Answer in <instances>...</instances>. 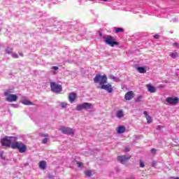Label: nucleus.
Masks as SVG:
<instances>
[{"label":"nucleus","mask_w":179,"mask_h":179,"mask_svg":"<svg viewBox=\"0 0 179 179\" xmlns=\"http://www.w3.org/2000/svg\"><path fill=\"white\" fill-rule=\"evenodd\" d=\"M16 137H5L1 139V143L2 146H6V148H11L12 149H18L20 153H24L27 150V146L22 142L15 141Z\"/></svg>","instance_id":"f257e3e1"},{"label":"nucleus","mask_w":179,"mask_h":179,"mask_svg":"<svg viewBox=\"0 0 179 179\" xmlns=\"http://www.w3.org/2000/svg\"><path fill=\"white\" fill-rule=\"evenodd\" d=\"M94 83H99L100 86H102L103 85H106L107 83V76L106 75H100L96 74L94 78Z\"/></svg>","instance_id":"f03ea898"},{"label":"nucleus","mask_w":179,"mask_h":179,"mask_svg":"<svg viewBox=\"0 0 179 179\" xmlns=\"http://www.w3.org/2000/svg\"><path fill=\"white\" fill-rule=\"evenodd\" d=\"M103 38L105 39L106 44L110 45V47H114V45H120V43L115 41V39L113 36H103Z\"/></svg>","instance_id":"7ed1b4c3"},{"label":"nucleus","mask_w":179,"mask_h":179,"mask_svg":"<svg viewBox=\"0 0 179 179\" xmlns=\"http://www.w3.org/2000/svg\"><path fill=\"white\" fill-rule=\"evenodd\" d=\"M179 102L178 97L169 96L166 99V106H177Z\"/></svg>","instance_id":"20e7f679"},{"label":"nucleus","mask_w":179,"mask_h":179,"mask_svg":"<svg viewBox=\"0 0 179 179\" xmlns=\"http://www.w3.org/2000/svg\"><path fill=\"white\" fill-rule=\"evenodd\" d=\"M50 89L52 92H54L55 93H60V92H62V86L55 82L50 83Z\"/></svg>","instance_id":"39448f33"},{"label":"nucleus","mask_w":179,"mask_h":179,"mask_svg":"<svg viewBox=\"0 0 179 179\" xmlns=\"http://www.w3.org/2000/svg\"><path fill=\"white\" fill-rule=\"evenodd\" d=\"M92 108V103H83L79 104L76 106V111H82V110H87Z\"/></svg>","instance_id":"423d86ee"},{"label":"nucleus","mask_w":179,"mask_h":179,"mask_svg":"<svg viewBox=\"0 0 179 179\" xmlns=\"http://www.w3.org/2000/svg\"><path fill=\"white\" fill-rule=\"evenodd\" d=\"M6 100L9 103H13V101H17V95L16 94H8V92L6 93Z\"/></svg>","instance_id":"0eeeda50"},{"label":"nucleus","mask_w":179,"mask_h":179,"mask_svg":"<svg viewBox=\"0 0 179 179\" xmlns=\"http://www.w3.org/2000/svg\"><path fill=\"white\" fill-rule=\"evenodd\" d=\"M132 156L129 155V156H125V155H120L117 156V159L118 162H120L122 164H125L128 160H129Z\"/></svg>","instance_id":"6e6552de"},{"label":"nucleus","mask_w":179,"mask_h":179,"mask_svg":"<svg viewBox=\"0 0 179 179\" xmlns=\"http://www.w3.org/2000/svg\"><path fill=\"white\" fill-rule=\"evenodd\" d=\"M60 131L66 135H71L75 132L72 128L65 127H62Z\"/></svg>","instance_id":"1a4fd4ad"},{"label":"nucleus","mask_w":179,"mask_h":179,"mask_svg":"<svg viewBox=\"0 0 179 179\" xmlns=\"http://www.w3.org/2000/svg\"><path fill=\"white\" fill-rule=\"evenodd\" d=\"M99 89H102L103 90H106L108 93H113V86L111 84L108 83L106 85H102L100 87H99Z\"/></svg>","instance_id":"9d476101"},{"label":"nucleus","mask_w":179,"mask_h":179,"mask_svg":"<svg viewBox=\"0 0 179 179\" xmlns=\"http://www.w3.org/2000/svg\"><path fill=\"white\" fill-rule=\"evenodd\" d=\"M134 97L135 93L133 91H129L124 95V100H132Z\"/></svg>","instance_id":"9b49d317"},{"label":"nucleus","mask_w":179,"mask_h":179,"mask_svg":"<svg viewBox=\"0 0 179 179\" xmlns=\"http://www.w3.org/2000/svg\"><path fill=\"white\" fill-rule=\"evenodd\" d=\"M146 87L150 93H156V87L151 84H147Z\"/></svg>","instance_id":"f8f14e48"},{"label":"nucleus","mask_w":179,"mask_h":179,"mask_svg":"<svg viewBox=\"0 0 179 179\" xmlns=\"http://www.w3.org/2000/svg\"><path fill=\"white\" fill-rule=\"evenodd\" d=\"M69 100L70 102L73 103V101L76 100V93H75L74 92H71L69 94Z\"/></svg>","instance_id":"ddd939ff"},{"label":"nucleus","mask_w":179,"mask_h":179,"mask_svg":"<svg viewBox=\"0 0 179 179\" xmlns=\"http://www.w3.org/2000/svg\"><path fill=\"white\" fill-rule=\"evenodd\" d=\"M38 166L41 170H45L47 169V162L45 161H41L38 163Z\"/></svg>","instance_id":"4468645a"},{"label":"nucleus","mask_w":179,"mask_h":179,"mask_svg":"<svg viewBox=\"0 0 179 179\" xmlns=\"http://www.w3.org/2000/svg\"><path fill=\"white\" fill-rule=\"evenodd\" d=\"M124 115V110H120L117 112L116 117H117V118H122Z\"/></svg>","instance_id":"2eb2a0df"},{"label":"nucleus","mask_w":179,"mask_h":179,"mask_svg":"<svg viewBox=\"0 0 179 179\" xmlns=\"http://www.w3.org/2000/svg\"><path fill=\"white\" fill-rule=\"evenodd\" d=\"M117 134H124L125 132V127L124 126H120L117 130Z\"/></svg>","instance_id":"dca6fc26"},{"label":"nucleus","mask_w":179,"mask_h":179,"mask_svg":"<svg viewBox=\"0 0 179 179\" xmlns=\"http://www.w3.org/2000/svg\"><path fill=\"white\" fill-rule=\"evenodd\" d=\"M137 71H138L140 73H146V69H145V67H143V66L137 67Z\"/></svg>","instance_id":"f3484780"},{"label":"nucleus","mask_w":179,"mask_h":179,"mask_svg":"<svg viewBox=\"0 0 179 179\" xmlns=\"http://www.w3.org/2000/svg\"><path fill=\"white\" fill-rule=\"evenodd\" d=\"M5 52L6 54H8V55L13 54V48H10V47H7L5 50Z\"/></svg>","instance_id":"a211bd4d"},{"label":"nucleus","mask_w":179,"mask_h":179,"mask_svg":"<svg viewBox=\"0 0 179 179\" xmlns=\"http://www.w3.org/2000/svg\"><path fill=\"white\" fill-rule=\"evenodd\" d=\"M169 56H171V58L176 59V58H178L179 55H178V52H171L169 54Z\"/></svg>","instance_id":"6ab92c4d"},{"label":"nucleus","mask_w":179,"mask_h":179,"mask_svg":"<svg viewBox=\"0 0 179 179\" xmlns=\"http://www.w3.org/2000/svg\"><path fill=\"white\" fill-rule=\"evenodd\" d=\"M84 174L87 176V177H92V176H93V173L92 172V170H87L86 171Z\"/></svg>","instance_id":"aec40b11"},{"label":"nucleus","mask_w":179,"mask_h":179,"mask_svg":"<svg viewBox=\"0 0 179 179\" xmlns=\"http://www.w3.org/2000/svg\"><path fill=\"white\" fill-rule=\"evenodd\" d=\"M22 104H24V106H33V102L29 100H25L22 101Z\"/></svg>","instance_id":"412c9836"},{"label":"nucleus","mask_w":179,"mask_h":179,"mask_svg":"<svg viewBox=\"0 0 179 179\" xmlns=\"http://www.w3.org/2000/svg\"><path fill=\"white\" fill-rule=\"evenodd\" d=\"M145 118L147 120L148 124H152L153 122V120H152V117H150V115L145 116Z\"/></svg>","instance_id":"4be33fe9"},{"label":"nucleus","mask_w":179,"mask_h":179,"mask_svg":"<svg viewBox=\"0 0 179 179\" xmlns=\"http://www.w3.org/2000/svg\"><path fill=\"white\" fill-rule=\"evenodd\" d=\"M60 106H61L62 108H66V107H68V103H66L65 102H61Z\"/></svg>","instance_id":"5701e85b"},{"label":"nucleus","mask_w":179,"mask_h":179,"mask_svg":"<svg viewBox=\"0 0 179 179\" xmlns=\"http://www.w3.org/2000/svg\"><path fill=\"white\" fill-rule=\"evenodd\" d=\"M123 31H124V29H122V28H116V29H115V33H123Z\"/></svg>","instance_id":"b1692460"},{"label":"nucleus","mask_w":179,"mask_h":179,"mask_svg":"<svg viewBox=\"0 0 179 179\" xmlns=\"http://www.w3.org/2000/svg\"><path fill=\"white\" fill-rule=\"evenodd\" d=\"M142 99H143V97L140 95L136 99V103H141V101H142Z\"/></svg>","instance_id":"393cba45"},{"label":"nucleus","mask_w":179,"mask_h":179,"mask_svg":"<svg viewBox=\"0 0 179 179\" xmlns=\"http://www.w3.org/2000/svg\"><path fill=\"white\" fill-rule=\"evenodd\" d=\"M6 93H8V94H11L10 93H13V90H8L4 92V96H6Z\"/></svg>","instance_id":"a878e982"},{"label":"nucleus","mask_w":179,"mask_h":179,"mask_svg":"<svg viewBox=\"0 0 179 179\" xmlns=\"http://www.w3.org/2000/svg\"><path fill=\"white\" fill-rule=\"evenodd\" d=\"M49 141H50V138H43L42 140V143H47L48 142H49Z\"/></svg>","instance_id":"bb28decb"},{"label":"nucleus","mask_w":179,"mask_h":179,"mask_svg":"<svg viewBox=\"0 0 179 179\" xmlns=\"http://www.w3.org/2000/svg\"><path fill=\"white\" fill-rule=\"evenodd\" d=\"M76 164L78 165V167H79V168L83 167V164H82V162H80L77 161Z\"/></svg>","instance_id":"cd10ccee"},{"label":"nucleus","mask_w":179,"mask_h":179,"mask_svg":"<svg viewBox=\"0 0 179 179\" xmlns=\"http://www.w3.org/2000/svg\"><path fill=\"white\" fill-rule=\"evenodd\" d=\"M140 167H145V163L142 161V159H140Z\"/></svg>","instance_id":"c85d7f7f"},{"label":"nucleus","mask_w":179,"mask_h":179,"mask_svg":"<svg viewBox=\"0 0 179 179\" xmlns=\"http://www.w3.org/2000/svg\"><path fill=\"white\" fill-rule=\"evenodd\" d=\"M11 55H12L13 58H19V55H17V54H16V53L13 52Z\"/></svg>","instance_id":"c756f323"},{"label":"nucleus","mask_w":179,"mask_h":179,"mask_svg":"<svg viewBox=\"0 0 179 179\" xmlns=\"http://www.w3.org/2000/svg\"><path fill=\"white\" fill-rule=\"evenodd\" d=\"M40 136H42L43 138H47L48 137V134H40Z\"/></svg>","instance_id":"7c9ffc66"},{"label":"nucleus","mask_w":179,"mask_h":179,"mask_svg":"<svg viewBox=\"0 0 179 179\" xmlns=\"http://www.w3.org/2000/svg\"><path fill=\"white\" fill-rule=\"evenodd\" d=\"M156 152H157L156 149L155 148L151 149V153L152 155H156Z\"/></svg>","instance_id":"2f4dec72"},{"label":"nucleus","mask_w":179,"mask_h":179,"mask_svg":"<svg viewBox=\"0 0 179 179\" xmlns=\"http://www.w3.org/2000/svg\"><path fill=\"white\" fill-rule=\"evenodd\" d=\"M52 69H54V71H58L59 67L57 66H52Z\"/></svg>","instance_id":"473e14b6"},{"label":"nucleus","mask_w":179,"mask_h":179,"mask_svg":"<svg viewBox=\"0 0 179 179\" xmlns=\"http://www.w3.org/2000/svg\"><path fill=\"white\" fill-rule=\"evenodd\" d=\"M157 129L158 131L160 130V129H162V126L158 125V126L157 127Z\"/></svg>","instance_id":"72a5a7b5"},{"label":"nucleus","mask_w":179,"mask_h":179,"mask_svg":"<svg viewBox=\"0 0 179 179\" xmlns=\"http://www.w3.org/2000/svg\"><path fill=\"white\" fill-rule=\"evenodd\" d=\"M143 114H144V115H145V117H148V111L145 110L143 112Z\"/></svg>","instance_id":"f704fd0d"},{"label":"nucleus","mask_w":179,"mask_h":179,"mask_svg":"<svg viewBox=\"0 0 179 179\" xmlns=\"http://www.w3.org/2000/svg\"><path fill=\"white\" fill-rule=\"evenodd\" d=\"M153 37H154V38L157 39V38H159V35H154Z\"/></svg>","instance_id":"c9c22d12"},{"label":"nucleus","mask_w":179,"mask_h":179,"mask_svg":"<svg viewBox=\"0 0 179 179\" xmlns=\"http://www.w3.org/2000/svg\"><path fill=\"white\" fill-rule=\"evenodd\" d=\"M173 45H174V47H178V43H173Z\"/></svg>","instance_id":"e433bc0d"},{"label":"nucleus","mask_w":179,"mask_h":179,"mask_svg":"<svg viewBox=\"0 0 179 179\" xmlns=\"http://www.w3.org/2000/svg\"><path fill=\"white\" fill-rule=\"evenodd\" d=\"M125 152H129V148H125Z\"/></svg>","instance_id":"4c0bfd02"},{"label":"nucleus","mask_w":179,"mask_h":179,"mask_svg":"<svg viewBox=\"0 0 179 179\" xmlns=\"http://www.w3.org/2000/svg\"><path fill=\"white\" fill-rule=\"evenodd\" d=\"M99 36L101 37L103 36V34L101 32H99Z\"/></svg>","instance_id":"58836bf2"},{"label":"nucleus","mask_w":179,"mask_h":179,"mask_svg":"<svg viewBox=\"0 0 179 179\" xmlns=\"http://www.w3.org/2000/svg\"><path fill=\"white\" fill-rule=\"evenodd\" d=\"M19 55H20V57H23V53H19Z\"/></svg>","instance_id":"ea45409f"},{"label":"nucleus","mask_w":179,"mask_h":179,"mask_svg":"<svg viewBox=\"0 0 179 179\" xmlns=\"http://www.w3.org/2000/svg\"><path fill=\"white\" fill-rule=\"evenodd\" d=\"M173 179H179L178 177H176V178H174V177H172Z\"/></svg>","instance_id":"a19ab883"},{"label":"nucleus","mask_w":179,"mask_h":179,"mask_svg":"<svg viewBox=\"0 0 179 179\" xmlns=\"http://www.w3.org/2000/svg\"><path fill=\"white\" fill-rule=\"evenodd\" d=\"M110 79H115V77L112 76V77H110Z\"/></svg>","instance_id":"79ce46f5"},{"label":"nucleus","mask_w":179,"mask_h":179,"mask_svg":"<svg viewBox=\"0 0 179 179\" xmlns=\"http://www.w3.org/2000/svg\"><path fill=\"white\" fill-rule=\"evenodd\" d=\"M159 87H163V85H159Z\"/></svg>","instance_id":"37998d69"},{"label":"nucleus","mask_w":179,"mask_h":179,"mask_svg":"<svg viewBox=\"0 0 179 179\" xmlns=\"http://www.w3.org/2000/svg\"><path fill=\"white\" fill-rule=\"evenodd\" d=\"M129 179H135L134 178H129Z\"/></svg>","instance_id":"c03bdc74"},{"label":"nucleus","mask_w":179,"mask_h":179,"mask_svg":"<svg viewBox=\"0 0 179 179\" xmlns=\"http://www.w3.org/2000/svg\"><path fill=\"white\" fill-rule=\"evenodd\" d=\"M90 1H95V0H90Z\"/></svg>","instance_id":"a18cd8bd"},{"label":"nucleus","mask_w":179,"mask_h":179,"mask_svg":"<svg viewBox=\"0 0 179 179\" xmlns=\"http://www.w3.org/2000/svg\"><path fill=\"white\" fill-rule=\"evenodd\" d=\"M0 31H1V29H0Z\"/></svg>","instance_id":"49530a36"}]
</instances>
